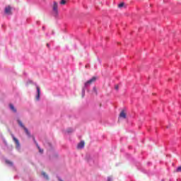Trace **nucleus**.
<instances>
[{
  "instance_id": "f257e3e1",
  "label": "nucleus",
  "mask_w": 181,
  "mask_h": 181,
  "mask_svg": "<svg viewBox=\"0 0 181 181\" xmlns=\"http://www.w3.org/2000/svg\"><path fill=\"white\" fill-rule=\"evenodd\" d=\"M17 122L20 125V127H21V128H23L25 134L28 135V136H30V133L29 132V130H28V129L25 127V125H23V123H22V121H21L20 119H18Z\"/></svg>"
},
{
  "instance_id": "f03ea898",
  "label": "nucleus",
  "mask_w": 181,
  "mask_h": 181,
  "mask_svg": "<svg viewBox=\"0 0 181 181\" xmlns=\"http://www.w3.org/2000/svg\"><path fill=\"white\" fill-rule=\"evenodd\" d=\"M59 4L56 1H54L53 6H52V11L55 13V15H57L59 13Z\"/></svg>"
},
{
  "instance_id": "7ed1b4c3",
  "label": "nucleus",
  "mask_w": 181,
  "mask_h": 181,
  "mask_svg": "<svg viewBox=\"0 0 181 181\" xmlns=\"http://www.w3.org/2000/svg\"><path fill=\"white\" fill-rule=\"evenodd\" d=\"M95 80H97V77L93 76L92 78H90L85 83V87H88V86H91V84H93V83H94Z\"/></svg>"
},
{
  "instance_id": "20e7f679",
  "label": "nucleus",
  "mask_w": 181,
  "mask_h": 181,
  "mask_svg": "<svg viewBox=\"0 0 181 181\" xmlns=\"http://www.w3.org/2000/svg\"><path fill=\"white\" fill-rule=\"evenodd\" d=\"M36 88H37V95L35 98L37 101H39V100L40 99V88L36 86Z\"/></svg>"
},
{
  "instance_id": "39448f33",
  "label": "nucleus",
  "mask_w": 181,
  "mask_h": 181,
  "mask_svg": "<svg viewBox=\"0 0 181 181\" xmlns=\"http://www.w3.org/2000/svg\"><path fill=\"white\" fill-rule=\"evenodd\" d=\"M11 11L12 8L9 6L5 8V13H6V15H11L12 13Z\"/></svg>"
},
{
  "instance_id": "423d86ee",
  "label": "nucleus",
  "mask_w": 181,
  "mask_h": 181,
  "mask_svg": "<svg viewBox=\"0 0 181 181\" xmlns=\"http://www.w3.org/2000/svg\"><path fill=\"white\" fill-rule=\"evenodd\" d=\"M119 117L120 118H123L124 119H125V118H127V113H125L124 110H122L120 114H119Z\"/></svg>"
},
{
  "instance_id": "0eeeda50",
  "label": "nucleus",
  "mask_w": 181,
  "mask_h": 181,
  "mask_svg": "<svg viewBox=\"0 0 181 181\" xmlns=\"http://www.w3.org/2000/svg\"><path fill=\"white\" fill-rule=\"evenodd\" d=\"M12 138H13V141H14V142H16V146L19 147L21 145L19 144V140H18V139H16V137H15L13 135H12Z\"/></svg>"
},
{
  "instance_id": "6e6552de",
  "label": "nucleus",
  "mask_w": 181,
  "mask_h": 181,
  "mask_svg": "<svg viewBox=\"0 0 181 181\" xmlns=\"http://www.w3.org/2000/svg\"><path fill=\"white\" fill-rule=\"evenodd\" d=\"M84 145H85L84 141H81V142L78 144L77 148H78V149H83V148H84Z\"/></svg>"
},
{
  "instance_id": "1a4fd4ad",
  "label": "nucleus",
  "mask_w": 181,
  "mask_h": 181,
  "mask_svg": "<svg viewBox=\"0 0 181 181\" xmlns=\"http://www.w3.org/2000/svg\"><path fill=\"white\" fill-rule=\"evenodd\" d=\"M10 108L11 111H13V112H16V110L15 109V107L13 106V105L10 104Z\"/></svg>"
},
{
  "instance_id": "9d476101",
  "label": "nucleus",
  "mask_w": 181,
  "mask_h": 181,
  "mask_svg": "<svg viewBox=\"0 0 181 181\" xmlns=\"http://www.w3.org/2000/svg\"><path fill=\"white\" fill-rule=\"evenodd\" d=\"M37 147L38 149H39V152H40V153H43V149L40 148V146H39L38 144H37Z\"/></svg>"
},
{
  "instance_id": "9b49d317",
  "label": "nucleus",
  "mask_w": 181,
  "mask_h": 181,
  "mask_svg": "<svg viewBox=\"0 0 181 181\" xmlns=\"http://www.w3.org/2000/svg\"><path fill=\"white\" fill-rule=\"evenodd\" d=\"M6 163H7V165H11V166L13 165L12 162L11 160H6Z\"/></svg>"
},
{
  "instance_id": "f8f14e48",
  "label": "nucleus",
  "mask_w": 181,
  "mask_h": 181,
  "mask_svg": "<svg viewBox=\"0 0 181 181\" xmlns=\"http://www.w3.org/2000/svg\"><path fill=\"white\" fill-rule=\"evenodd\" d=\"M60 4L61 5H66V0H61Z\"/></svg>"
},
{
  "instance_id": "ddd939ff",
  "label": "nucleus",
  "mask_w": 181,
  "mask_h": 181,
  "mask_svg": "<svg viewBox=\"0 0 181 181\" xmlns=\"http://www.w3.org/2000/svg\"><path fill=\"white\" fill-rule=\"evenodd\" d=\"M124 3H121L118 5L119 8H122V6H124Z\"/></svg>"
},
{
  "instance_id": "4468645a",
  "label": "nucleus",
  "mask_w": 181,
  "mask_h": 181,
  "mask_svg": "<svg viewBox=\"0 0 181 181\" xmlns=\"http://www.w3.org/2000/svg\"><path fill=\"white\" fill-rule=\"evenodd\" d=\"M42 175H44L45 177L47 179H49V177H47V175H46V173H42Z\"/></svg>"
},
{
  "instance_id": "2eb2a0df",
  "label": "nucleus",
  "mask_w": 181,
  "mask_h": 181,
  "mask_svg": "<svg viewBox=\"0 0 181 181\" xmlns=\"http://www.w3.org/2000/svg\"><path fill=\"white\" fill-rule=\"evenodd\" d=\"M70 132H73V129H69L67 130V133H68V134H70Z\"/></svg>"
},
{
  "instance_id": "dca6fc26",
  "label": "nucleus",
  "mask_w": 181,
  "mask_h": 181,
  "mask_svg": "<svg viewBox=\"0 0 181 181\" xmlns=\"http://www.w3.org/2000/svg\"><path fill=\"white\" fill-rule=\"evenodd\" d=\"M93 91L95 93V94H97V88L93 87Z\"/></svg>"
},
{
  "instance_id": "f3484780",
  "label": "nucleus",
  "mask_w": 181,
  "mask_h": 181,
  "mask_svg": "<svg viewBox=\"0 0 181 181\" xmlns=\"http://www.w3.org/2000/svg\"><path fill=\"white\" fill-rule=\"evenodd\" d=\"M115 88V90H118L119 88V86L118 85H116Z\"/></svg>"
},
{
  "instance_id": "a211bd4d",
  "label": "nucleus",
  "mask_w": 181,
  "mask_h": 181,
  "mask_svg": "<svg viewBox=\"0 0 181 181\" xmlns=\"http://www.w3.org/2000/svg\"><path fill=\"white\" fill-rule=\"evenodd\" d=\"M107 181H111V178H110V177H108V178H107Z\"/></svg>"
},
{
  "instance_id": "6ab92c4d",
  "label": "nucleus",
  "mask_w": 181,
  "mask_h": 181,
  "mask_svg": "<svg viewBox=\"0 0 181 181\" xmlns=\"http://www.w3.org/2000/svg\"><path fill=\"white\" fill-rule=\"evenodd\" d=\"M47 47H50V45L49 44H47Z\"/></svg>"
},
{
  "instance_id": "aec40b11",
  "label": "nucleus",
  "mask_w": 181,
  "mask_h": 181,
  "mask_svg": "<svg viewBox=\"0 0 181 181\" xmlns=\"http://www.w3.org/2000/svg\"><path fill=\"white\" fill-rule=\"evenodd\" d=\"M33 139H34V141H35V137H33Z\"/></svg>"
},
{
  "instance_id": "412c9836",
  "label": "nucleus",
  "mask_w": 181,
  "mask_h": 181,
  "mask_svg": "<svg viewBox=\"0 0 181 181\" xmlns=\"http://www.w3.org/2000/svg\"><path fill=\"white\" fill-rule=\"evenodd\" d=\"M60 181H63V180H60Z\"/></svg>"
}]
</instances>
